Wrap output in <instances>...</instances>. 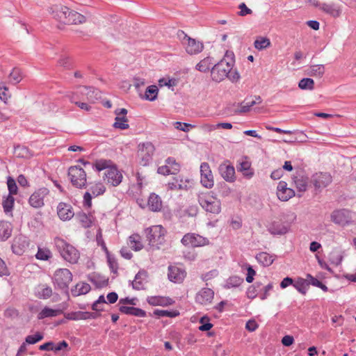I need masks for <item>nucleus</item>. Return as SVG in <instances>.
<instances>
[{
    "label": "nucleus",
    "mask_w": 356,
    "mask_h": 356,
    "mask_svg": "<svg viewBox=\"0 0 356 356\" xmlns=\"http://www.w3.org/2000/svg\"><path fill=\"white\" fill-rule=\"evenodd\" d=\"M234 65V53L227 51L224 57L213 67L211 72L212 79L216 82H220L227 78L232 82H237L240 75L236 70L233 69Z\"/></svg>",
    "instance_id": "nucleus-1"
},
{
    "label": "nucleus",
    "mask_w": 356,
    "mask_h": 356,
    "mask_svg": "<svg viewBox=\"0 0 356 356\" xmlns=\"http://www.w3.org/2000/svg\"><path fill=\"white\" fill-rule=\"evenodd\" d=\"M92 168L98 172L106 170L104 180L113 186H118L122 181L121 171L111 160L97 159L93 162Z\"/></svg>",
    "instance_id": "nucleus-2"
},
{
    "label": "nucleus",
    "mask_w": 356,
    "mask_h": 356,
    "mask_svg": "<svg viewBox=\"0 0 356 356\" xmlns=\"http://www.w3.org/2000/svg\"><path fill=\"white\" fill-rule=\"evenodd\" d=\"M198 202L207 212L218 214L221 211L220 200L212 192L200 193Z\"/></svg>",
    "instance_id": "nucleus-3"
},
{
    "label": "nucleus",
    "mask_w": 356,
    "mask_h": 356,
    "mask_svg": "<svg viewBox=\"0 0 356 356\" xmlns=\"http://www.w3.org/2000/svg\"><path fill=\"white\" fill-rule=\"evenodd\" d=\"M177 35L182 47L188 54L196 55L202 51L204 44L202 42L191 38L183 31H179Z\"/></svg>",
    "instance_id": "nucleus-4"
},
{
    "label": "nucleus",
    "mask_w": 356,
    "mask_h": 356,
    "mask_svg": "<svg viewBox=\"0 0 356 356\" xmlns=\"http://www.w3.org/2000/svg\"><path fill=\"white\" fill-rule=\"evenodd\" d=\"M106 192V186L102 181H94L89 184L88 191L83 197V207L86 209L92 208V199L102 195Z\"/></svg>",
    "instance_id": "nucleus-5"
},
{
    "label": "nucleus",
    "mask_w": 356,
    "mask_h": 356,
    "mask_svg": "<svg viewBox=\"0 0 356 356\" xmlns=\"http://www.w3.org/2000/svg\"><path fill=\"white\" fill-rule=\"evenodd\" d=\"M65 9L64 3H54L48 10L56 27L59 30L65 29L67 19Z\"/></svg>",
    "instance_id": "nucleus-6"
},
{
    "label": "nucleus",
    "mask_w": 356,
    "mask_h": 356,
    "mask_svg": "<svg viewBox=\"0 0 356 356\" xmlns=\"http://www.w3.org/2000/svg\"><path fill=\"white\" fill-rule=\"evenodd\" d=\"M145 232L149 245L159 249V245L165 241V229L161 225H154L147 228Z\"/></svg>",
    "instance_id": "nucleus-7"
},
{
    "label": "nucleus",
    "mask_w": 356,
    "mask_h": 356,
    "mask_svg": "<svg viewBox=\"0 0 356 356\" xmlns=\"http://www.w3.org/2000/svg\"><path fill=\"white\" fill-rule=\"evenodd\" d=\"M68 177L72 186L77 188H83L86 186L87 176L85 170L79 166L68 168Z\"/></svg>",
    "instance_id": "nucleus-8"
},
{
    "label": "nucleus",
    "mask_w": 356,
    "mask_h": 356,
    "mask_svg": "<svg viewBox=\"0 0 356 356\" xmlns=\"http://www.w3.org/2000/svg\"><path fill=\"white\" fill-rule=\"evenodd\" d=\"M155 152L154 145L150 142L140 143L138 145L137 159L142 165H147L152 159Z\"/></svg>",
    "instance_id": "nucleus-9"
},
{
    "label": "nucleus",
    "mask_w": 356,
    "mask_h": 356,
    "mask_svg": "<svg viewBox=\"0 0 356 356\" xmlns=\"http://www.w3.org/2000/svg\"><path fill=\"white\" fill-rule=\"evenodd\" d=\"M181 243L186 247L199 248L209 245V240L195 233H187L182 237Z\"/></svg>",
    "instance_id": "nucleus-10"
},
{
    "label": "nucleus",
    "mask_w": 356,
    "mask_h": 356,
    "mask_svg": "<svg viewBox=\"0 0 356 356\" xmlns=\"http://www.w3.org/2000/svg\"><path fill=\"white\" fill-rule=\"evenodd\" d=\"M331 220L341 226L349 225L352 222L350 211L347 209L334 210L331 213Z\"/></svg>",
    "instance_id": "nucleus-11"
},
{
    "label": "nucleus",
    "mask_w": 356,
    "mask_h": 356,
    "mask_svg": "<svg viewBox=\"0 0 356 356\" xmlns=\"http://www.w3.org/2000/svg\"><path fill=\"white\" fill-rule=\"evenodd\" d=\"M202 185L207 188H211L214 185L213 175L208 163H202L200 165Z\"/></svg>",
    "instance_id": "nucleus-12"
},
{
    "label": "nucleus",
    "mask_w": 356,
    "mask_h": 356,
    "mask_svg": "<svg viewBox=\"0 0 356 356\" xmlns=\"http://www.w3.org/2000/svg\"><path fill=\"white\" fill-rule=\"evenodd\" d=\"M332 181V176L327 172H318L313 175L312 182L316 189L327 187Z\"/></svg>",
    "instance_id": "nucleus-13"
},
{
    "label": "nucleus",
    "mask_w": 356,
    "mask_h": 356,
    "mask_svg": "<svg viewBox=\"0 0 356 356\" xmlns=\"http://www.w3.org/2000/svg\"><path fill=\"white\" fill-rule=\"evenodd\" d=\"M49 190L41 188L35 191L29 197V204L35 208H40L44 205V198L49 194Z\"/></svg>",
    "instance_id": "nucleus-14"
},
{
    "label": "nucleus",
    "mask_w": 356,
    "mask_h": 356,
    "mask_svg": "<svg viewBox=\"0 0 356 356\" xmlns=\"http://www.w3.org/2000/svg\"><path fill=\"white\" fill-rule=\"evenodd\" d=\"M116 117L113 127L121 130L127 129L129 126L128 124V118H127V110L126 108L117 109L115 111Z\"/></svg>",
    "instance_id": "nucleus-15"
},
{
    "label": "nucleus",
    "mask_w": 356,
    "mask_h": 356,
    "mask_svg": "<svg viewBox=\"0 0 356 356\" xmlns=\"http://www.w3.org/2000/svg\"><path fill=\"white\" fill-rule=\"evenodd\" d=\"M186 276L184 269L177 266H168V279L174 283H181Z\"/></svg>",
    "instance_id": "nucleus-16"
},
{
    "label": "nucleus",
    "mask_w": 356,
    "mask_h": 356,
    "mask_svg": "<svg viewBox=\"0 0 356 356\" xmlns=\"http://www.w3.org/2000/svg\"><path fill=\"white\" fill-rule=\"evenodd\" d=\"M277 196L281 201H287L295 196V191L287 187L286 182L281 181L277 187Z\"/></svg>",
    "instance_id": "nucleus-17"
},
{
    "label": "nucleus",
    "mask_w": 356,
    "mask_h": 356,
    "mask_svg": "<svg viewBox=\"0 0 356 356\" xmlns=\"http://www.w3.org/2000/svg\"><path fill=\"white\" fill-rule=\"evenodd\" d=\"M214 297V292L209 288L202 289L195 296L197 303L207 305L212 302Z\"/></svg>",
    "instance_id": "nucleus-18"
},
{
    "label": "nucleus",
    "mask_w": 356,
    "mask_h": 356,
    "mask_svg": "<svg viewBox=\"0 0 356 356\" xmlns=\"http://www.w3.org/2000/svg\"><path fill=\"white\" fill-rule=\"evenodd\" d=\"M93 93L92 88L84 86L77 87L75 90L72 92L71 96H74L75 98H79L78 100L88 101L92 102L90 97Z\"/></svg>",
    "instance_id": "nucleus-19"
},
{
    "label": "nucleus",
    "mask_w": 356,
    "mask_h": 356,
    "mask_svg": "<svg viewBox=\"0 0 356 356\" xmlns=\"http://www.w3.org/2000/svg\"><path fill=\"white\" fill-rule=\"evenodd\" d=\"M290 225L282 222L281 220H274L270 225L268 230L272 234H284L288 232Z\"/></svg>",
    "instance_id": "nucleus-20"
},
{
    "label": "nucleus",
    "mask_w": 356,
    "mask_h": 356,
    "mask_svg": "<svg viewBox=\"0 0 356 356\" xmlns=\"http://www.w3.org/2000/svg\"><path fill=\"white\" fill-rule=\"evenodd\" d=\"M147 206L150 211L159 212L163 208V202L157 194L152 193L148 197Z\"/></svg>",
    "instance_id": "nucleus-21"
},
{
    "label": "nucleus",
    "mask_w": 356,
    "mask_h": 356,
    "mask_svg": "<svg viewBox=\"0 0 356 356\" xmlns=\"http://www.w3.org/2000/svg\"><path fill=\"white\" fill-rule=\"evenodd\" d=\"M221 176L229 182H233L235 180V169L233 165L222 163L219 167Z\"/></svg>",
    "instance_id": "nucleus-22"
},
{
    "label": "nucleus",
    "mask_w": 356,
    "mask_h": 356,
    "mask_svg": "<svg viewBox=\"0 0 356 356\" xmlns=\"http://www.w3.org/2000/svg\"><path fill=\"white\" fill-rule=\"evenodd\" d=\"M298 192L303 193L307 189L309 178L302 174H297L292 178Z\"/></svg>",
    "instance_id": "nucleus-23"
},
{
    "label": "nucleus",
    "mask_w": 356,
    "mask_h": 356,
    "mask_svg": "<svg viewBox=\"0 0 356 356\" xmlns=\"http://www.w3.org/2000/svg\"><path fill=\"white\" fill-rule=\"evenodd\" d=\"M147 301L150 305L152 306L165 307L173 303V301L171 298L160 296H149L147 299Z\"/></svg>",
    "instance_id": "nucleus-24"
},
{
    "label": "nucleus",
    "mask_w": 356,
    "mask_h": 356,
    "mask_svg": "<svg viewBox=\"0 0 356 356\" xmlns=\"http://www.w3.org/2000/svg\"><path fill=\"white\" fill-rule=\"evenodd\" d=\"M79 222L85 228L90 227L95 221V217L92 212L86 213L83 212L79 213L77 215Z\"/></svg>",
    "instance_id": "nucleus-25"
},
{
    "label": "nucleus",
    "mask_w": 356,
    "mask_h": 356,
    "mask_svg": "<svg viewBox=\"0 0 356 356\" xmlns=\"http://www.w3.org/2000/svg\"><path fill=\"white\" fill-rule=\"evenodd\" d=\"M238 170L242 172L243 175L248 179H250L254 175V170L251 168V163L246 159H243L239 163Z\"/></svg>",
    "instance_id": "nucleus-26"
},
{
    "label": "nucleus",
    "mask_w": 356,
    "mask_h": 356,
    "mask_svg": "<svg viewBox=\"0 0 356 356\" xmlns=\"http://www.w3.org/2000/svg\"><path fill=\"white\" fill-rule=\"evenodd\" d=\"M119 310L123 314L134 316L145 317L146 316V312L144 310L134 307L121 305L119 307Z\"/></svg>",
    "instance_id": "nucleus-27"
},
{
    "label": "nucleus",
    "mask_w": 356,
    "mask_h": 356,
    "mask_svg": "<svg viewBox=\"0 0 356 356\" xmlns=\"http://www.w3.org/2000/svg\"><path fill=\"white\" fill-rule=\"evenodd\" d=\"M147 277V272L145 270L139 271L135 276V279L132 282L133 287L137 290L143 289L146 279Z\"/></svg>",
    "instance_id": "nucleus-28"
},
{
    "label": "nucleus",
    "mask_w": 356,
    "mask_h": 356,
    "mask_svg": "<svg viewBox=\"0 0 356 356\" xmlns=\"http://www.w3.org/2000/svg\"><path fill=\"white\" fill-rule=\"evenodd\" d=\"M321 9L333 17H338L341 13L340 7L335 4L323 3Z\"/></svg>",
    "instance_id": "nucleus-29"
},
{
    "label": "nucleus",
    "mask_w": 356,
    "mask_h": 356,
    "mask_svg": "<svg viewBox=\"0 0 356 356\" xmlns=\"http://www.w3.org/2000/svg\"><path fill=\"white\" fill-rule=\"evenodd\" d=\"M15 198L13 195H8L2 202V206L4 213L9 216H13V210L14 207Z\"/></svg>",
    "instance_id": "nucleus-30"
},
{
    "label": "nucleus",
    "mask_w": 356,
    "mask_h": 356,
    "mask_svg": "<svg viewBox=\"0 0 356 356\" xmlns=\"http://www.w3.org/2000/svg\"><path fill=\"white\" fill-rule=\"evenodd\" d=\"M129 245L135 251L140 250L143 245L141 236L138 234H134L129 238Z\"/></svg>",
    "instance_id": "nucleus-31"
},
{
    "label": "nucleus",
    "mask_w": 356,
    "mask_h": 356,
    "mask_svg": "<svg viewBox=\"0 0 356 356\" xmlns=\"http://www.w3.org/2000/svg\"><path fill=\"white\" fill-rule=\"evenodd\" d=\"M256 259L259 263L261 264L264 266H268L271 265L275 260V257L270 254L262 252L256 256Z\"/></svg>",
    "instance_id": "nucleus-32"
},
{
    "label": "nucleus",
    "mask_w": 356,
    "mask_h": 356,
    "mask_svg": "<svg viewBox=\"0 0 356 356\" xmlns=\"http://www.w3.org/2000/svg\"><path fill=\"white\" fill-rule=\"evenodd\" d=\"M27 248V243L22 238L16 239L12 245L13 251L16 254H22Z\"/></svg>",
    "instance_id": "nucleus-33"
},
{
    "label": "nucleus",
    "mask_w": 356,
    "mask_h": 356,
    "mask_svg": "<svg viewBox=\"0 0 356 356\" xmlns=\"http://www.w3.org/2000/svg\"><path fill=\"white\" fill-rule=\"evenodd\" d=\"M90 286L88 283L81 282L78 283L74 289H72V293L74 296L86 294L90 291Z\"/></svg>",
    "instance_id": "nucleus-34"
},
{
    "label": "nucleus",
    "mask_w": 356,
    "mask_h": 356,
    "mask_svg": "<svg viewBox=\"0 0 356 356\" xmlns=\"http://www.w3.org/2000/svg\"><path fill=\"white\" fill-rule=\"evenodd\" d=\"M11 224L6 221H0V239H7L11 234Z\"/></svg>",
    "instance_id": "nucleus-35"
},
{
    "label": "nucleus",
    "mask_w": 356,
    "mask_h": 356,
    "mask_svg": "<svg viewBox=\"0 0 356 356\" xmlns=\"http://www.w3.org/2000/svg\"><path fill=\"white\" fill-rule=\"evenodd\" d=\"M88 280L97 288H102L108 284V281L99 275L92 273L89 275Z\"/></svg>",
    "instance_id": "nucleus-36"
},
{
    "label": "nucleus",
    "mask_w": 356,
    "mask_h": 356,
    "mask_svg": "<svg viewBox=\"0 0 356 356\" xmlns=\"http://www.w3.org/2000/svg\"><path fill=\"white\" fill-rule=\"evenodd\" d=\"M243 282V279L239 276L234 275L229 277L225 284V288L231 289L238 287Z\"/></svg>",
    "instance_id": "nucleus-37"
},
{
    "label": "nucleus",
    "mask_w": 356,
    "mask_h": 356,
    "mask_svg": "<svg viewBox=\"0 0 356 356\" xmlns=\"http://www.w3.org/2000/svg\"><path fill=\"white\" fill-rule=\"evenodd\" d=\"M86 17L83 15L75 12H70L68 13V22L72 24H79L85 22Z\"/></svg>",
    "instance_id": "nucleus-38"
},
{
    "label": "nucleus",
    "mask_w": 356,
    "mask_h": 356,
    "mask_svg": "<svg viewBox=\"0 0 356 356\" xmlns=\"http://www.w3.org/2000/svg\"><path fill=\"white\" fill-rule=\"evenodd\" d=\"M270 41L266 37H258L254 42V46L258 50H263L270 46Z\"/></svg>",
    "instance_id": "nucleus-39"
},
{
    "label": "nucleus",
    "mask_w": 356,
    "mask_h": 356,
    "mask_svg": "<svg viewBox=\"0 0 356 356\" xmlns=\"http://www.w3.org/2000/svg\"><path fill=\"white\" fill-rule=\"evenodd\" d=\"M11 97L8 88L3 82H0V99L7 104Z\"/></svg>",
    "instance_id": "nucleus-40"
},
{
    "label": "nucleus",
    "mask_w": 356,
    "mask_h": 356,
    "mask_svg": "<svg viewBox=\"0 0 356 356\" xmlns=\"http://www.w3.org/2000/svg\"><path fill=\"white\" fill-rule=\"evenodd\" d=\"M158 91V88L154 85L148 86L145 90L144 98L147 100L154 101L157 97Z\"/></svg>",
    "instance_id": "nucleus-41"
},
{
    "label": "nucleus",
    "mask_w": 356,
    "mask_h": 356,
    "mask_svg": "<svg viewBox=\"0 0 356 356\" xmlns=\"http://www.w3.org/2000/svg\"><path fill=\"white\" fill-rule=\"evenodd\" d=\"M79 257V252L74 247L68 245V262L71 264H76Z\"/></svg>",
    "instance_id": "nucleus-42"
},
{
    "label": "nucleus",
    "mask_w": 356,
    "mask_h": 356,
    "mask_svg": "<svg viewBox=\"0 0 356 356\" xmlns=\"http://www.w3.org/2000/svg\"><path fill=\"white\" fill-rule=\"evenodd\" d=\"M261 286L260 282H256L254 284L250 286L246 291L247 297L249 299H254L257 296H259V293H258V289H259Z\"/></svg>",
    "instance_id": "nucleus-43"
},
{
    "label": "nucleus",
    "mask_w": 356,
    "mask_h": 356,
    "mask_svg": "<svg viewBox=\"0 0 356 356\" xmlns=\"http://www.w3.org/2000/svg\"><path fill=\"white\" fill-rule=\"evenodd\" d=\"M59 314L60 310L45 307L38 314V318L39 319H42L47 317L56 316Z\"/></svg>",
    "instance_id": "nucleus-44"
},
{
    "label": "nucleus",
    "mask_w": 356,
    "mask_h": 356,
    "mask_svg": "<svg viewBox=\"0 0 356 356\" xmlns=\"http://www.w3.org/2000/svg\"><path fill=\"white\" fill-rule=\"evenodd\" d=\"M211 64V58L209 57H207L197 63L196 69L200 72H205L209 70Z\"/></svg>",
    "instance_id": "nucleus-45"
},
{
    "label": "nucleus",
    "mask_w": 356,
    "mask_h": 356,
    "mask_svg": "<svg viewBox=\"0 0 356 356\" xmlns=\"http://www.w3.org/2000/svg\"><path fill=\"white\" fill-rule=\"evenodd\" d=\"M298 86L302 90H313L314 81L310 78H304L299 81Z\"/></svg>",
    "instance_id": "nucleus-46"
},
{
    "label": "nucleus",
    "mask_w": 356,
    "mask_h": 356,
    "mask_svg": "<svg viewBox=\"0 0 356 356\" xmlns=\"http://www.w3.org/2000/svg\"><path fill=\"white\" fill-rule=\"evenodd\" d=\"M15 154L17 157L23 159H29L32 156L30 150L25 147H18L15 150Z\"/></svg>",
    "instance_id": "nucleus-47"
},
{
    "label": "nucleus",
    "mask_w": 356,
    "mask_h": 356,
    "mask_svg": "<svg viewBox=\"0 0 356 356\" xmlns=\"http://www.w3.org/2000/svg\"><path fill=\"white\" fill-rule=\"evenodd\" d=\"M36 258L40 260L47 261L51 257L50 250L46 248H38Z\"/></svg>",
    "instance_id": "nucleus-48"
},
{
    "label": "nucleus",
    "mask_w": 356,
    "mask_h": 356,
    "mask_svg": "<svg viewBox=\"0 0 356 356\" xmlns=\"http://www.w3.org/2000/svg\"><path fill=\"white\" fill-rule=\"evenodd\" d=\"M201 325L199 330L201 331H209L213 327V324L210 323V318L207 316H202L200 320Z\"/></svg>",
    "instance_id": "nucleus-49"
},
{
    "label": "nucleus",
    "mask_w": 356,
    "mask_h": 356,
    "mask_svg": "<svg viewBox=\"0 0 356 356\" xmlns=\"http://www.w3.org/2000/svg\"><path fill=\"white\" fill-rule=\"evenodd\" d=\"M56 211L60 220L65 221L67 219V204L65 202H60L56 208Z\"/></svg>",
    "instance_id": "nucleus-50"
},
{
    "label": "nucleus",
    "mask_w": 356,
    "mask_h": 356,
    "mask_svg": "<svg viewBox=\"0 0 356 356\" xmlns=\"http://www.w3.org/2000/svg\"><path fill=\"white\" fill-rule=\"evenodd\" d=\"M7 186H8V188L9 191L8 195H16L17 193L18 188L16 184V181L13 178L10 177H8Z\"/></svg>",
    "instance_id": "nucleus-51"
},
{
    "label": "nucleus",
    "mask_w": 356,
    "mask_h": 356,
    "mask_svg": "<svg viewBox=\"0 0 356 356\" xmlns=\"http://www.w3.org/2000/svg\"><path fill=\"white\" fill-rule=\"evenodd\" d=\"M105 253L106 254L107 261H108L110 268L111 269V270L113 273H117V270L118 268V264L117 260L115 259V258L114 257H113L110 254L109 251L107 252H105Z\"/></svg>",
    "instance_id": "nucleus-52"
},
{
    "label": "nucleus",
    "mask_w": 356,
    "mask_h": 356,
    "mask_svg": "<svg viewBox=\"0 0 356 356\" xmlns=\"http://www.w3.org/2000/svg\"><path fill=\"white\" fill-rule=\"evenodd\" d=\"M79 98H75V97L70 96V101L72 103L75 104L77 105L81 109L85 110V111H90V106L88 105V104L84 102L83 100H78Z\"/></svg>",
    "instance_id": "nucleus-53"
},
{
    "label": "nucleus",
    "mask_w": 356,
    "mask_h": 356,
    "mask_svg": "<svg viewBox=\"0 0 356 356\" xmlns=\"http://www.w3.org/2000/svg\"><path fill=\"white\" fill-rule=\"evenodd\" d=\"M165 163L170 166V169H172V175H175L179 171V164L176 162L174 158H168Z\"/></svg>",
    "instance_id": "nucleus-54"
},
{
    "label": "nucleus",
    "mask_w": 356,
    "mask_h": 356,
    "mask_svg": "<svg viewBox=\"0 0 356 356\" xmlns=\"http://www.w3.org/2000/svg\"><path fill=\"white\" fill-rule=\"evenodd\" d=\"M43 339V335L39 332L33 335H29L26 337L25 342L28 344H35Z\"/></svg>",
    "instance_id": "nucleus-55"
},
{
    "label": "nucleus",
    "mask_w": 356,
    "mask_h": 356,
    "mask_svg": "<svg viewBox=\"0 0 356 356\" xmlns=\"http://www.w3.org/2000/svg\"><path fill=\"white\" fill-rule=\"evenodd\" d=\"M10 81L13 83H19L22 79V75L19 70H13L9 76Z\"/></svg>",
    "instance_id": "nucleus-56"
},
{
    "label": "nucleus",
    "mask_w": 356,
    "mask_h": 356,
    "mask_svg": "<svg viewBox=\"0 0 356 356\" xmlns=\"http://www.w3.org/2000/svg\"><path fill=\"white\" fill-rule=\"evenodd\" d=\"M325 72V67L323 65H316L311 67V74L321 76Z\"/></svg>",
    "instance_id": "nucleus-57"
},
{
    "label": "nucleus",
    "mask_w": 356,
    "mask_h": 356,
    "mask_svg": "<svg viewBox=\"0 0 356 356\" xmlns=\"http://www.w3.org/2000/svg\"><path fill=\"white\" fill-rule=\"evenodd\" d=\"M106 303V302L105 300L104 296H100L98 300L93 303L92 309L95 311H102L103 310L102 305H104Z\"/></svg>",
    "instance_id": "nucleus-58"
},
{
    "label": "nucleus",
    "mask_w": 356,
    "mask_h": 356,
    "mask_svg": "<svg viewBox=\"0 0 356 356\" xmlns=\"http://www.w3.org/2000/svg\"><path fill=\"white\" fill-rule=\"evenodd\" d=\"M174 126L177 129H179V130H181V131H183L185 132H188V131H189V130L191 129H193L195 127V126L193 124H188V123H183V122H175Z\"/></svg>",
    "instance_id": "nucleus-59"
},
{
    "label": "nucleus",
    "mask_w": 356,
    "mask_h": 356,
    "mask_svg": "<svg viewBox=\"0 0 356 356\" xmlns=\"http://www.w3.org/2000/svg\"><path fill=\"white\" fill-rule=\"evenodd\" d=\"M96 241H97V243L99 245H100L102 247V248L103 249V250L105 252H108V250L106 245V243L103 239V236H102V229H98V232L97 233V235H96Z\"/></svg>",
    "instance_id": "nucleus-60"
},
{
    "label": "nucleus",
    "mask_w": 356,
    "mask_h": 356,
    "mask_svg": "<svg viewBox=\"0 0 356 356\" xmlns=\"http://www.w3.org/2000/svg\"><path fill=\"white\" fill-rule=\"evenodd\" d=\"M156 315L159 316H168V317H175L179 315V312L176 311L169 312L167 310H156L154 312Z\"/></svg>",
    "instance_id": "nucleus-61"
},
{
    "label": "nucleus",
    "mask_w": 356,
    "mask_h": 356,
    "mask_svg": "<svg viewBox=\"0 0 356 356\" xmlns=\"http://www.w3.org/2000/svg\"><path fill=\"white\" fill-rule=\"evenodd\" d=\"M273 286L271 283L267 284L264 287L262 291L259 293V298L261 300H265L269 296V292L273 290Z\"/></svg>",
    "instance_id": "nucleus-62"
},
{
    "label": "nucleus",
    "mask_w": 356,
    "mask_h": 356,
    "mask_svg": "<svg viewBox=\"0 0 356 356\" xmlns=\"http://www.w3.org/2000/svg\"><path fill=\"white\" fill-rule=\"evenodd\" d=\"M256 275V271L252 268L250 265L247 266V276H246V282L248 283H252L254 280V277Z\"/></svg>",
    "instance_id": "nucleus-63"
},
{
    "label": "nucleus",
    "mask_w": 356,
    "mask_h": 356,
    "mask_svg": "<svg viewBox=\"0 0 356 356\" xmlns=\"http://www.w3.org/2000/svg\"><path fill=\"white\" fill-rule=\"evenodd\" d=\"M259 327V324L254 319L249 320L245 325V328L249 332H254Z\"/></svg>",
    "instance_id": "nucleus-64"
}]
</instances>
